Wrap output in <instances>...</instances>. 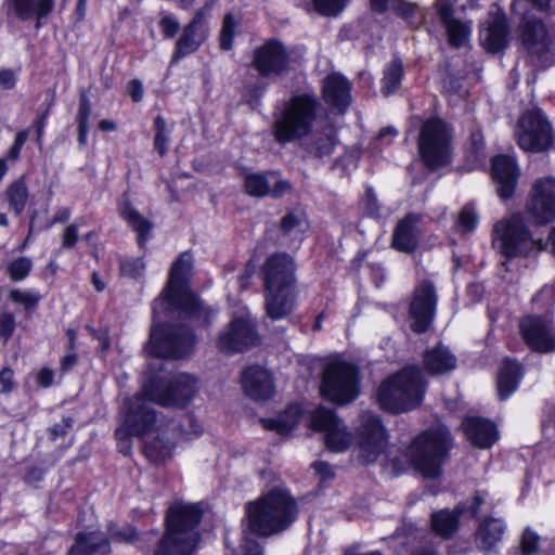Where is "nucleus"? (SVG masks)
I'll return each mask as SVG.
<instances>
[{
    "instance_id": "1",
    "label": "nucleus",
    "mask_w": 555,
    "mask_h": 555,
    "mask_svg": "<svg viewBox=\"0 0 555 555\" xmlns=\"http://www.w3.org/2000/svg\"><path fill=\"white\" fill-rule=\"evenodd\" d=\"M193 269V257L182 253L173 262L166 287L153 301L154 325L151 330L146 351L157 358L181 359L193 351L195 338L185 326L159 325L157 320L163 314L179 310L185 317L208 323L212 310L189 288Z\"/></svg>"
},
{
    "instance_id": "2",
    "label": "nucleus",
    "mask_w": 555,
    "mask_h": 555,
    "mask_svg": "<svg viewBox=\"0 0 555 555\" xmlns=\"http://www.w3.org/2000/svg\"><path fill=\"white\" fill-rule=\"evenodd\" d=\"M203 509L197 503L176 502L166 513L165 531L146 533L138 547L144 555H194L201 541Z\"/></svg>"
},
{
    "instance_id": "3",
    "label": "nucleus",
    "mask_w": 555,
    "mask_h": 555,
    "mask_svg": "<svg viewBox=\"0 0 555 555\" xmlns=\"http://www.w3.org/2000/svg\"><path fill=\"white\" fill-rule=\"evenodd\" d=\"M122 424L115 431L121 452L130 451V436H140L144 439V452L152 461L162 462L171 456L175 443L165 431L162 433V437L157 434L156 437L150 438L154 433L157 417L154 409L149 406L142 397L135 395L126 398L122 404Z\"/></svg>"
},
{
    "instance_id": "4",
    "label": "nucleus",
    "mask_w": 555,
    "mask_h": 555,
    "mask_svg": "<svg viewBox=\"0 0 555 555\" xmlns=\"http://www.w3.org/2000/svg\"><path fill=\"white\" fill-rule=\"evenodd\" d=\"M267 314L272 320L286 318L296 304V264L288 254L270 255L261 266Z\"/></svg>"
},
{
    "instance_id": "5",
    "label": "nucleus",
    "mask_w": 555,
    "mask_h": 555,
    "mask_svg": "<svg viewBox=\"0 0 555 555\" xmlns=\"http://www.w3.org/2000/svg\"><path fill=\"white\" fill-rule=\"evenodd\" d=\"M246 514L253 532L270 537L286 530L296 520L298 509L286 490L275 488L249 502Z\"/></svg>"
},
{
    "instance_id": "6",
    "label": "nucleus",
    "mask_w": 555,
    "mask_h": 555,
    "mask_svg": "<svg viewBox=\"0 0 555 555\" xmlns=\"http://www.w3.org/2000/svg\"><path fill=\"white\" fill-rule=\"evenodd\" d=\"M451 448V436L447 428L438 427L418 435L408 449L409 460L424 478H437Z\"/></svg>"
},
{
    "instance_id": "7",
    "label": "nucleus",
    "mask_w": 555,
    "mask_h": 555,
    "mask_svg": "<svg viewBox=\"0 0 555 555\" xmlns=\"http://www.w3.org/2000/svg\"><path fill=\"white\" fill-rule=\"evenodd\" d=\"M424 389L421 371L417 367H406L379 386L377 400L383 410L401 413L422 402Z\"/></svg>"
},
{
    "instance_id": "8",
    "label": "nucleus",
    "mask_w": 555,
    "mask_h": 555,
    "mask_svg": "<svg viewBox=\"0 0 555 555\" xmlns=\"http://www.w3.org/2000/svg\"><path fill=\"white\" fill-rule=\"evenodd\" d=\"M198 390L197 378L189 373H177L168 379L153 378L144 383L138 397H142L149 406L157 403L162 406L185 408Z\"/></svg>"
},
{
    "instance_id": "9",
    "label": "nucleus",
    "mask_w": 555,
    "mask_h": 555,
    "mask_svg": "<svg viewBox=\"0 0 555 555\" xmlns=\"http://www.w3.org/2000/svg\"><path fill=\"white\" fill-rule=\"evenodd\" d=\"M492 244L508 259L526 257L535 248L540 249V243L532 237L520 214H514L494 224Z\"/></svg>"
},
{
    "instance_id": "10",
    "label": "nucleus",
    "mask_w": 555,
    "mask_h": 555,
    "mask_svg": "<svg viewBox=\"0 0 555 555\" xmlns=\"http://www.w3.org/2000/svg\"><path fill=\"white\" fill-rule=\"evenodd\" d=\"M317 106L312 96L293 99L275 121L276 139L302 138L319 130L323 121L315 117Z\"/></svg>"
},
{
    "instance_id": "11",
    "label": "nucleus",
    "mask_w": 555,
    "mask_h": 555,
    "mask_svg": "<svg viewBox=\"0 0 555 555\" xmlns=\"http://www.w3.org/2000/svg\"><path fill=\"white\" fill-rule=\"evenodd\" d=\"M324 399L337 404H347L359 395V379L354 366L335 362L326 366L321 384Z\"/></svg>"
},
{
    "instance_id": "12",
    "label": "nucleus",
    "mask_w": 555,
    "mask_h": 555,
    "mask_svg": "<svg viewBox=\"0 0 555 555\" xmlns=\"http://www.w3.org/2000/svg\"><path fill=\"white\" fill-rule=\"evenodd\" d=\"M437 299L433 282L423 280L416 285L409 307L410 328L414 333L428 331L435 319Z\"/></svg>"
},
{
    "instance_id": "13",
    "label": "nucleus",
    "mask_w": 555,
    "mask_h": 555,
    "mask_svg": "<svg viewBox=\"0 0 555 555\" xmlns=\"http://www.w3.org/2000/svg\"><path fill=\"white\" fill-rule=\"evenodd\" d=\"M311 425L314 429L325 433V444L333 452H344L352 443L351 433L334 410L323 406L317 409L312 414Z\"/></svg>"
},
{
    "instance_id": "14",
    "label": "nucleus",
    "mask_w": 555,
    "mask_h": 555,
    "mask_svg": "<svg viewBox=\"0 0 555 555\" xmlns=\"http://www.w3.org/2000/svg\"><path fill=\"white\" fill-rule=\"evenodd\" d=\"M360 457L365 463H373L383 453L387 435L377 415L363 413L358 427Z\"/></svg>"
},
{
    "instance_id": "15",
    "label": "nucleus",
    "mask_w": 555,
    "mask_h": 555,
    "mask_svg": "<svg viewBox=\"0 0 555 555\" xmlns=\"http://www.w3.org/2000/svg\"><path fill=\"white\" fill-rule=\"evenodd\" d=\"M521 43L527 53L534 59H541L551 52L553 47V34L546 26L527 13L520 25Z\"/></svg>"
},
{
    "instance_id": "16",
    "label": "nucleus",
    "mask_w": 555,
    "mask_h": 555,
    "mask_svg": "<svg viewBox=\"0 0 555 555\" xmlns=\"http://www.w3.org/2000/svg\"><path fill=\"white\" fill-rule=\"evenodd\" d=\"M526 344L539 352L555 351V327L552 321L538 317L527 315L519 324Z\"/></svg>"
},
{
    "instance_id": "17",
    "label": "nucleus",
    "mask_w": 555,
    "mask_h": 555,
    "mask_svg": "<svg viewBox=\"0 0 555 555\" xmlns=\"http://www.w3.org/2000/svg\"><path fill=\"white\" fill-rule=\"evenodd\" d=\"M393 539L408 555H440V543L437 538L417 528L414 524L404 522L397 529Z\"/></svg>"
},
{
    "instance_id": "18",
    "label": "nucleus",
    "mask_w": 555,
    "mask_h": 555,
    "mask_svg": "<svg viewBox=\"0 0 555 555\" xmlns=\"http://www.w3.org/2000/svg\"><path fill=\"white\" fill-rule=\"evenodd\" d=\"M527 208L538 223L555 218V178H541L533 183Z\"/></svg>"
},
{
    "instance_id": "19",
    "label": "nucleus",
    "mask_w": 555,
    "mask_h": 555,
    "mask_svg": "<svg viewBox=\"0 0 555 555\" xmlns=\"http://www.w3.org/2000/svg\"><path fill=\"white\" fill-rule=\"evenodd\" d=\"M257 341L255 326L249 319L235 318L223 331L218 340V347L224 352H242Z\"/></svg>"
},
{
    "instance_id": "20",
    "label": "nucleus",
    "mask_w": 555,
    "mask_h": 555,
    "mask_svg": "<svg viewBox=\"0 0 555 555\" xmlns=\"http://www.w3.org/2000/svg\"><path fill=\"white\" fill-rule=\"evenodd\" d=\"M289 59L285 47L270 40L255 51L254 67L262 76H275L288 68Z\"/></svg>"
},
{
    "instance_id": "21",
    "label": "nucleus",
    "mask_w": 555,
    "mask_h": 555,
    "mask_svg": "<svg viewBox=\"0 0 555 555\" xmlns=\"http://www.w3.org/2000/svg\"><path fill=\"white\" fill-rule=\"evenodd\" d=\"M479 40L481 46L491 53L503 50L508 42V30L505 14L493 5L489 16L480 26Z\"/></svg>"
},
{
    "instance_id": "22",
    "label": "nucleus",
    "mask_w": 555,
    "mask_h": 555,
    "mask_svg": "<svg viewBox=\"0 0 555 555\" xmlns=\"http://www.w3.org/2000/svg\"><path fill=\"white\" fill-rule=\"evenodd\" d=\"M241 383L245 395L253 400L263 401L274 395L271 373L259 365L245 369L241 376Z\"/></svg>"
},
{
    "instance_id": "23",
    "label": "nucleus",
    "mask_w": 555,
    "mask_h": 555,
    "mask_svg": "<svg viewBox=\"0 0 555 555\" xmlns=\"http://www.w3.org/2000/svg\"><path fill=\"white\" fill-rule=\"evenodd\" d=\"M519 169L514 158L507 155H496L492 158V178L498 184V194L502 199L514 195Z\"/></svg>"
},
{
    "instance_id": "24",
    "label": "nucleus",
    "mask_w": 555,
    "mask_h": 555,
    "mask_svg": "<svg viewBox=\"0 0 555 555\" xmlns=\"http://www.w3.org/2000/svg\"><path fill=\"white\" fill-rule=\"evenodd\" d=\"M453 0H438L439 16L446 27L449 43L460 48L468 43L472 35V21L464 22L452 15Z\"/></svg>"
},
{
    "instance_id": "25",
    "label": "nucleus",
    "mask_w": 555,
    "mask_h": 555,
    "mask_svg": "<svg viewBox=\"0 0 555 555\" xmlns=\"http://www.w3.org/2000/svg\"><path fill=\"white\" fill-rule=\"evenodd\" d=\"M506 531L504 519L498 517H486L482 519L476 531V543L478 548L486 555L498 553L500 543L503 541Z\"/></svg>"
},
{
    "instance_id": "26",
    "label": "nucleus",
    "mask_w": 555,
    "mask_h": 555,
    "mask_svg": "<svg viewBox=\"0 0 555 555\" xmlns=\"http://www.w3.org/2000/svg\"><path fill=\"white\" fill-rule=\"evenodd\" d=\"M467 439L477 448L488 449L498 440L496 426L487 418L469 416L463 421Z\"/></svg>"
},
{
    "instance_id": "27",
    "label": "nucleus",
    "mask_w": 555,
    "mask_h": 555,
    "mask_svg": "<svg viewBox=\"0 0 555 555\" xmlns=\"http://www.w3.org/2000/svg\"><path fill=\"white\" fill-rule=\"evenodd\" d=\"M422 221L418 214H408L398 222L392 234V246L403 253H412L418 244L420 230L417 224Z\"/></svg>"
},
{
    "instance_id": "28",
    "label": "nucleus",
    "mask_w": 555,
    "mask_h": 555,
    "mask_svg": "<svg viewBox=\"0 0 555 555\" xmlns=\"http://www.w3.org/2000/svg\"><path fill=\"white\" fill-rule=\"evenodd\" d=\"M325 102L344 113L351 103V88L348 80L339 74L327 76L323 82Z\"/></svg>"
},
{
    "instance_id": "29",
    "label": "nucleus",
    "mask_w": 555,
    "mask_h": 555,
    "mask_svg": "<svg viewBox=\"0 0 555 555\" xmlns=\"http://www.w3.org/2000/svg\"><path fill=\"white\" fill-rule=\"evenodd\" d=\"M111 544L105 533L100 531L79 532L67 555H109Z\"/></svg>"
},
{
    "instance_id": "30",
    "label": "nucleus",
    "mask_w": 555,
    "mask_h": 555,
    "mask_svg": "<svg viewBox=\"0 0 555 555\" xmlns=\"http://www.w3.org/2000/svg\"><path fill=\"white\" fill-rule=\"evenodd\" d=\"M465 512L464 505H457L454 509H439L430 515L431 531L443 540L451 539L459 529L460 517Z\"/></svg>"
},
{
    "instance_id": "31",
    "label": "nucleus",
    "mask_w": 555,
    "mask_h": 555,
    "mask_svg": "<svg viewBox=\"0 0 555 555\" xmlns=\"http://www.w3.org/2000/svg\"><path fill=\"white\" fill-rule=\"evenodd\" d=\"M519 139H552V126L540 109L531 111L521 116L518 122Z\"/></svg>"
},
{
    "instance_id": "32",
    "label": "nucleus",
    "mask_w": 555,
    "mask_h": 555,
    "mask_svg": "<svg viewBox=\"0 0 555 555\" xmlns=\"http://www.w3.org/2000/svg\"><path fill=\"white\" fill-rule=\"evenodd\" d=\"M418 151L423 163L431 170L443 167L451 160L449 141H418Z\"/></svg>"
},
{
    "instance_id": "33",
    "label": "nucleus",
    "mask_w": 555,
    "mask_h": 555,
    "mask_svg": "<svg viewBox=\"0 0 555 555\" xmlns=\"http://www.w3.org/2000/svg\"><path fill=\"white\" fill-rule=\"evenodd\" d=\"M201 16L197 15L183 30L176 44L173 61L195 52L204 41Z\"/></svg>"
},
{
    "instance_id": "34",
    "label": "nucleus",
    "mask_w": 555,
    "mask_h": 555,
    "mask_svg": "<svg viewBox=\"0 0 555 555\" xmlns=\"http://www.w3.org/2000/svg\"><path fill=\"white\" fill-rule=\"evenodd\" d=\"M54 0H9L10 10L22 20L47 16L53 9Z\"/></svg>"
},
{
    "instance_id": "35",
    "label": "nucleus",
    "mask_w": 555,
    "mask_h": 555,
    "mask_svg": "<svg viewBox=\"0 0 555 555\" xmlns=\"http://www.w3.org/2000/svg\"><path fill=\"white\" fill-rule=\"evenodd\" d=\"M424 363L429 373L443 374L455 369L456 358L447 347L438 345L425 353Z\"/></svg>"
},
{
    "instance_id": "36",
    "label": "nucleus",
    "mask_w": 555,
    "mask_h": 555,
    "mask_svg": "<svg viewBox=\"0 0 555 555\" xmlns=\"http://www.w3.org/2000/svg\"><path fill=\"white\" fill-rule=\"evenodd\" d=\"M520 377V365L516 361H504L496 382L498 396L501 400L507 399L517 389Z\"/></svg>"
},
{
    "instance_id": "37",
    "label": "nucleus",
    "mask_w": 555,
    "mask_h": 555,
    "mask_svg": "<svg viewBox=\"0 0 555 555\" xmlns=\"http://www.w3.org/2000/svg\"><path fill=\"white\" fill-rule=\"evenodd\" d=\"M121 217L138 233V244L142 248L151 236L153 223L145 219L129 202L120 207Z\"/></svg>"
},
{
    "instance_id": "38",
    "label": "nucleus",
    "mask_w": 555,
    "mask_h": 555,
    "mask_svg": "<svg viewBox=\"0 0 555 555\" xmlns=\"http://www.w3.org/2000/svg\"><path fill=\"white\" fill-rule=\"evenodd\" d=\"M308 229L306 216L301 211L287 212L280 222L282 235L293 240L301 241L304 233Z\"/></svg>"
},
{
    "instance_id": "39",
    "label": "nucleus",
    "mask_w": 555,
    "mask_h": 555,
    "mask_svg": "<svg viewBox=\"0 0 555 555\" xmlns=\"http://www.w3.org/2000/svg\"><path fill=\"white\" fill-rule=\"evenodd\" d=\"M7 198L10 209L20 216L28 201V190L23 178L13 181L7 189Z\"/></svg>"
},
{
    "instance_id": "40",
    "label": "nucleus",
    "mask_w": 555,
    "mask_h": 555,
    "mask_svg": "<svg viewBox=\"0 0 555 555\" xmlns=\"http://www.w3.org/2000/svg\"><path fill=\"white\" fill-rule=\"evenodd\" d=\"M269 173H247L245 176L244 188L248 195L254 197H263L269 195L270 192V180L272 177Z\"/></svg>"
},
{
    "instance_id": "41",
    "label": "nucleus",
    "mask_w": 555,
    "mask_h": 555,
    "mask_svg": "<svg viewBox=\"0 0 555 555\" xmlns=\"http://www.w3.org/2000/svg\"><path fill=\"white\" fill-rule=\"evenodd\" d=\"M403 66L400 61L391 62L385 69L382 91L385 95L393 93L400 86Z\"/></svg>"
},
{
    "instance_id": "42",
    "label": "nucleus",
    "mask_w": 555,
    "mask_h": 555,
    "mask_svg": "<svg viewBox=\"0 0 555 555\" xmlns=\"http://www.w3.org/2000/svg\"><path fill=\"white\" fill-rule=\"evenodd\" d=\"M451 135L450 125L440 118H431L423 125L420 139H450Z\"/></svg>"
},
{
    "instance_id": "43",
    "label": "nucleus",
    "mask_w": 555,
    "mask_h": 555,
    "mask_svg": "<svg viewBox=\"0 0 555 555\" xmlns=\"http://www.w3.org/2000/svg\"><path fill=\"white\" fill-rule=\"evenodd\" d=\"M300 412L297 406H291L285 415H281L278 420H270L264 422L266 426L270 429H276L280 433L292 430L299 422Z\"/></svg>"
},
{
    "instance_id": "44",
    "label": "nucleus",
    "mask_w": 555,
    "mask_h": 555,
    "mask_svg": "<svg viewBox=\"0 0 555 555\" xmlns=\"http://www.w3.org/2000/svg\"><path fill=\"white\" fill-rule=\"evenodd\" d=\"M145 262L141 257H122L119 259V270L121 275L138 280L145 272Z\"/></svg>"
},
{
    "instance_id": "45",
    "label": "nucleus",
    "mask_w": 555,
    "mask_h": 555,
    "mask_svg": "<svg viewBox=\"0 0 555 555\" xmlns=\"http://www.w3.org/2000/svg\"><path fill=\"white\" fill-rule=\"evenodd\" d=\"M33 269V261L28 257H20L11 261L7 267V273L14 282L25 280Z\"/></svg>"
},
{
    "instance_id": "46",
    "label": "nucleus",
    "mask_w": 555,
    "mask_h": 555,
    "mask_svg": "<svg viewBox=\"0 0 555 555\" xmlns=\"http://www.w3.org/2000/svg\"><path fill=\"white\" fill-rule=\"evenodd\" d=\"M485 141H469L466 147V158L472 169L483 167L487 160Z\"/></svg>"
},
{
    "instance_id": "47",
    "label": "nucleus",
    "mask_w": 555,
    "mask_h": 555,
    "mask_svg": "<svg viewBox=\"0 0 555 555\" xmlns=\"http://www.w3.org/2000/svg\"><path fill=\"white\" fill-rule=\"evenodd\" d=\"M478 224V215L474 207L466 205L462 208L456 220V229L462 233H468L475 230Z\"/></svg>"
},
{
    "instance_id": "48",
    "label": "nucleus",
    "mask_w": 555,
    "mask_h": 555,
    "mask_svg": "<svg viewBox=\"0 0 555 555\" xmlns=\"http://www.w3.org/2000/svg\"><path fill=\"white\" fill-rule=\"evenodd\" d=\"M11 301L24 306L26 310H30L37 307L41 297L34 291L13 289L9 294Z\"/></svg>"
},
{
    "instance_id": "49",
    "label": "nucleus",
    "mask_w": 555,
    "mask_h": 555,
    "mask_svg": "<svg viewBox=\"0 0 555 555\" xmlns=\"http://www.w3.org/2000/svg\"><path fill=\"white\" fill-rule=\"evenodd\" d=\"M348 0H312L315 10L326 16L338 15L346 7Z\"/></svg>"
},
{
    "instance_id": "50",
    "label": "nucleus",
    "mask_w": 555,
    "mask_h": 555,
    "mask_svg": "<svg viewBox=\"0 0 555 555\" xmlns=\"http://www.w3.org/2000/svg\"><path fill=\"white\" fill-rule=\"evenodd\" d=\"M236 22L232 14H227L221 29L220 44L224 50H230L233 46Z\"/></svg>"
},
{
    "instance_id": "51",
    "label": "nucleus",
    "mask_w": 555,
    "mask_h": 555,
    "mask_svg": "<svg viewBox=\"0 0 555 555\" xmlns=\"http://www.w3.org/2000/svg\"><path fill=\"white\" fill-rule=\"evenodd\" d=\"M539 535L531 530L526 528L521 535L520 546L525 555H534L539 550Z\"/></svg>"
},
{
    "instance_id": "52",
    "label": "nucleus",
    "mask_w": 555,
    "mask_h": 555,
    "mask_svg": "<svg viewBox=\"0 0 555 555\" xmlns=\"http://www.w3.org/2000/svg\"><path fill=\"white\" fill-rule=\"evenodd\" d=\"M360 205L367 216L375 217L378 215L379 204L373 188H366L365 195L362 198Z\"/></svg>"
},
{
    "instance_id": "53",
    "label": "nucleus",
    "mask_w": 555,
    "mask_h": 555,
    "mask_svg": "<svg viewBox=\"0 0 555 555\" xmlns=\"http://www.w3.org/2000/svg\"><path fill=\"white\" fill-rule=\"evenodd\" d=\"M227 555H263V552L256 541L246 538L238 550H232Z\"/></svg>"
},
{
    "instance_id": "54",
    "label": "nucleus",
    "mask_w": 555,
    "mask_h": 555,
    "mask_svg": "<svg viewBox=\"0 0 555 555\" xmlns=\"http://www.w3.org/2000/svg\"><path fill=\"white\" fill-rule=\"evenodd\" d=\"M78 238V227L75 223H72L63 231L61 247L63 249H73L76 246Z\"/></svg>"
},
{
    "instance_id": "55",
    "label": "nucleus",
    "mask_w": 555,
    "mask_h": 555,
    "mask_svg": "<svg viewBox=\"0 0 555 555\" xmlns=\"http://www.w3.org/2000/svg\"><path fill=\"white\" fill-rule=\"evenodd\" d=\"M0 392L1 393H11L15 388L14 383V371L11 367H3L0 371Z\"/></svg>"
},
{
    "instance_id": "56",
    "label": "nucleus",
    "mask_w": 555,
    "mask_h": 555,
    "mask_svg": "<svg viewBox=\"0 0 555 555\" xmlns=\"http://www.w3.org/2000/svg\"><path fill=\"white\" fill-rule=\"evenodd\" d=\"M15 330V318L12 313L0 314V334L8 340Z\"/></svg>"
},
{
    "instance_id": "57",
    "label": "nucleus",
    "mask_w": 555,
    "mask_h": 555,
    "mask_svg": "<svg viewBox=\"0 0 555 555\" xmlns=\"http://www.w3.org/2000/svg\"><path fill=\"white\" fill-rule=\"evenodd\" d=\"M306 147L315 150V155L322 157L333 152L335 141H304Z\"/></svg>"
},
{
    "instance_id": "58",
    "label": "nucleus",
    "mask_w": 555,
    "mask_h": 555,
    "mask_svg": "<svg viewBox=\"0 0 555 555\" xmlns=\"http://www.w3.org/2000/svg\"><path fill=\"white\" fill-rule=\"evenodd\" d=\"M553 141H518L519 147L529 153H541L550 149Z\"/></svg>"
},
{
    "instance_id": "59",
    "label": "nucleus",
    "mask_w": 555,
    "mask_h": 555,
    "mask_svg": "<svg viewBox=\"0 0 555 555\" xmlns=\"http://www.w3.org/2000/svg\"><path fill=\"white\" fill-rule=\"evenodd\" d=\"M43 118H38L25 132H21L16 139H26L31 137L40 139L43 135Z\"/></svg>"
},
{
    "instance_id": "60",
    "label": "nucleus",
    "mask_w": 555,
    "mask_h": 555,
    "mask_svg": "<svg viewBox=\"0 0 555 555\" xmlns=\"http://www.w3.org/2000/svg\"><path fill=\"white\" fill-rule=\"evenodd\" d=\"M160 27L165 36L171 38L179 31V23L171 16H164L160 20Z\"/></svg>"
},
{
    "instance_id": "61",
    "label": "nucleus",
    "mask_w": 555,
    "mask_h": 555,
    "mask_svg": "<svg viewBox=\"0 0 555 555\" xmlns=\"http://www.w3.org/2000/svg\"><path fill=\"white\" fill-rule=\"evenodd\" d=\"M312 467L320 476L321 481H327L334 478L333 467L328 463L318 461L312 464Z\"/></svg>"
},
{
    "instance_id": "62",
    "label": "nucleus",
    "mask_w": 555,
    "mask_h": 555,
    "mask_svg": "<svg viewBox=\"0 0 555 555\" xmlns=\"http://www.w3.org/2000/svg\"><path fill=\"white\" fill-rule=\"evenodd\" d=\"M126 91L134 102H140L143 99V85L138 79L130 80L126 87Z\"/></svg>"
},
{
    "instance_id": "63",
    "label": "nucleus",
    "mask_w": 555,
    "mask_h": 555,
    "mask_svg": "<svg viewBox=\"0 0 555 555\" xmlns=\"http://www.w3.org/2000/svg\"><path fill=\"white\" fill-rule=\"evenodd\" d=\"M54 382V372L49 367L41 369L37 374V383L43 388L51 387Z\"/></svg>"
},
{
    "instance_id": "64",
    "label": "nucleus",
    "mask_w": 555,
    "mask_h": 555,
    "mask_svg": "<svg viewBox=\"0 0 555 555\" xmlns=\"http://www.w3.org/2000/svg\"><path fill=\"white\" fill-rule=\"evenodd\" d=\"M289 190L291 183L287 180H278L272 186L270 185L269 195L273 198H280Z\"/></svg>"
}]
</instances>
